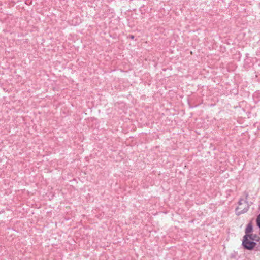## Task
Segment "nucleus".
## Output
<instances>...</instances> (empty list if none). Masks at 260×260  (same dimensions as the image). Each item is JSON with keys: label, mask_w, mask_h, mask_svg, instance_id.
Instances as JSON below:
<instances>
[{"label": "nucleus", "mask_w": 260, "mask_h": 260, "mask_svg": "<svg viewBox=\"0 0 260 260\" xmlns=\"http://www.w3.org/2000/svg\"><path fill=\"white\" fill-rule=\"evenodd\" d=\"M256 241H258L259 242V244H260V239L259 240H256Z\"/></svg>", "instance_id": "7"}, {"label": "nucleus", "mask_w": 260, "mask_h": 260, "mask_svg": "<svg viewBox=\"0 0 260 260\" xmlns=\"http://www.w3.org/2000/svg\"><path fill=\"white\" fill-rule=\"evenodd\" d=\"M252 237L254 238L255 239V238L256 237V236L255 235H252Z\"/></svg>", "instance_id": "6"}, {"label": "nucleus", "mask_w": 260, "mask_h": 260, "mask_svg": "<svg viewBox=\"0 0 260 260\" xmlns=\"http://www.w3.org/2000/svg\"><path fill=\"white\" fill-rule=\"evenodd\" d=\"M256 224L260 228V214L257 217Z\"/></svg>", "instance_id": "4"}, {"label": "nucleus", "mask_w": 260, "mask_h": 260, "mask_svg": "<svg viewBox=\"0 0 260 260\" xmlns=\"http://www.w3.org/2000/svg\"><path fill=\"white\" fill-rule=\"evenodd\" d=\"M252 225L251 223H249L245 229L246 235L249 234V233H251L252 231Z\"/></svg>", "instance_id": "3"}, {"label": "nucleus", "mask_w": 260, "mask_h": 260, "mask_svg": "<svg viewBox=\"0 0 260 260\" xmlns=\"http://www.w3.org/2000/svg\"><path fill=\"white\" fill-rule=\"evenodd\" d=\"M248 194H246V200L241 199L239 202V206L236 208V212L237 215H240L246 212L249 209V204L247 201Z\"/></svg>", "instance_id": "2"}, {"label": "nucleus", "mask_w": 260, "mask_h": 260, "mask_svg": "<svg viewBox=\"0 0 260 260\" xmlns=\"http://www.w3.org/2000/svg\"><path fill=\"white\" fill-rule=\"evenodd\" d=\"M250 240H256L252 237V234H247L244 236L242 245L245 249L251 250L255 246L256 244V243Z\"/></svg>", "instance_id": "1"}, {"label": "nucleus", "mask_w": 260, "mask_h": 260, "mask_svg": "<svg viewBox=\"0 0 260 260\" xmlns=\"http://www.w3.org/2000/svg\"><path fill=\"white\" fill-rule=\"evenodd\" d=\"M128 37L132 39L134 38V36L133 35H129Z\"/></svg>", "instance_id": "5"}]
</instances>
